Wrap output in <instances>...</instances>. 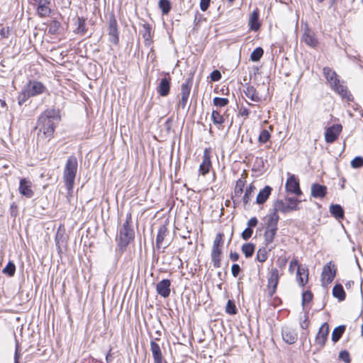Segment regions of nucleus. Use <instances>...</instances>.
<instances>
[{
	"label": "nucleus",
	"mask_w": 363,
	"mask_h": 363,
	"mask_svg": "<svg viewBox=\"0 0 363 363\" xmlns=\"http://www.w3.org/2000/svg\"><path fill=\"white\" fill-rule=\"evenodd\" d=\"M76 28L74 30V33L77 34H80L82 35H84L86 32V20L83 17H77V19L75 22Z\"/></svg>",
	"instance_id": "c756f323"
},
{
	"label": "nucleus",
	"mask_w": 363,
	"mask_h": 363,
	"mask_svg": "<svg viewBox=\"0 0 363 363\" xmlns=\"http://www.w3.org/2000/svg\"><path fill=\"white\" fill-rule=\"evenodd\" d=\"M255 189L256 188H255V185L252 184H250L247 187L245 194L243 196V203L245 205H247L251 200Z\"/></svg>",
	"instance_id": "72a5a7b5"
},
{
	"label": "nucleus",
	"mask_w": 363,
	"mask_h": 363,
	"mask_svg": "<svg viewBox=\"0 0 363 363\" xmlns=\"http://www.w3.org/2000/svg\"><path fill=\"white\" fill-rule=\"evenodd\" d=\"M210 77L212 81L217 82L220 79L221 74L218 70H213Z\"/></svg>",
	"instance_id": "5fc2aeb1"
},
{
	"label": "nucleus",
	"mask_w": 363,
	"mask_h": 363,
	"mask_svg": "<svg viewBox=\"0 0 363 363\" xmlns=\"http://www.w3.org/2000/svg\"><path fill=\"white\" fill-rule=\"evenodd\" d=\"M308 269L298 267L296 272V279L300 286H303L308 282Z\"/></svg>",
	"instance_id": "a878e982"
},
{
	"label": "nucleus",
	"mask_w": 363,
	"mask_h": 363,
	"mask_svg": "<svg viewBox=\"0 0 363 363\" xmlns=\"http://www.w3.org/2000/svg\"><path fill=\"white\" fill-rule=\"evenodd\" d=\"M108 24L109 41L114 45H118L119 43V31L117 21L113 13L109 15Z\"/></svg>",
	"instance_id": "0eeeda50"
},
{
	"label": "nucleus",
	"mask_w": 363,
	"mask_h": 363,
	"mask_svg": "<svg viewBox=\"0 0 363 363\" xmlns=\"http://www.w3.org/2000/svg\"><path fill=\"white\" fill-rule=\"evenodd\" d=\"M289 211H296L298 209V205L299 203H286Z\"/></svg>",
	"instance_id": "052dcab7"
},
{
	"label": "nucleus",
	"mask_w": 363,
	"mask_h": 363,
	"mask_svg": "<svg viewBox=\"0 0 363 363\" xmlns=\"http://www.w3.org/2000/svg\"><path fill=\"white\" fill-rule=\"evenodd\" d=\"M240 272V267L238 264H234L231 267V272L234 277H237Z\"/></svg>",
	"instance_id": "13d9d810"
},
{
	"label": "nucleus",
	"mask_w": 363,
	"mask_h": 363,
	"mask_svg": "<svg viewBox=\"0 0 363 363\" xmlns=\"http://www.w3.org/2000/svg\"><path fill=\"white\" fill-rule=\"evenodd\" d=\"M286 259H282L281 262H280V264L279 265L281 267V266H284L286 264Z\"/></svg>",
	"instance_id": "774afa93"
},
{
	"label": "nucleus",
	"mask_w": 363,
	"mask_h": 363,
	"mask_svg": "<svg viewBox=\"0 0 363 363\" xmlns=\"http://www.w3.org/2000/svg\"><path fill=\"white\" fill-rule=\"evenodd\" d=\"M345 328H346L345 325H341L336 327L333 330V331L332 333L331 338L334 342H337V341H339V340L341 338L342 334L344 333Z\"/></svg>",
	"instance_id": "2f4dec72"
},
{
	"label": "nucleus",
	"mask_w": 363,
	"mask_h": 363,
	"mask_svg": "<svg viewBox=\"0 0 363 363\" xmlns=\"http://www.w3.org/2000/svg\"><path fill=\"white\" fill-rule=\"evenodd\" d=\"M189 96L181 95V100L178 104V108L186 109Z\"/></svg>",
	"instance_id": "603ef678"
},
{
	"label": "nucleus",
	"mask_w": 363,
	"mask_h": 363,
	"mask_svg": "<svg viewBox=\"0 0 363 363\" xmlns=\"http://www.w3.org/2000/svg\"><path fill=\"white\" fill-rule=\"evenodd\" d=\"M225 311L227 313L234 315L237 313L235 303L232 300H228L226 304Z\"/></svg>",
	"instance_id": "79ce46f5"
},
{
	"label": "nucleus",
	"mask_w": 363,
	"mask_h": 363,
	"mask_svg": "<svg viewBox=\"0 0 363 363\" xmlns=\"http://www.w3.org/2000/svg\"><path fill=\"white\" fill-rule=\"evenodd\" d=\"M281 335L283 340L289 344H294L297 340V333L294 330L289 328H283Z\"/></svg>",
	"instance_id": "4be33fe9"
},
{
	"label": "nucleus",
	"mask_w": 363,
	"mask_h": 363,
	"mask_svg": "<svg viewBox=\"0 0 363 363\" xmlns=\"http://www.w3.org/2000/svg\"><path fill=\"white\" fill-rule=\"evenodd\" d=\"M170 89V78H163L157 86V92L162 96H166L169 94Z\"/></svg>",
	"instance_id": "5701e85b"
},
{
	"label": "nucleus",
	"mask_w": 363,
	"mask_h": 363,
	"mask_svg": "<svg viewBox=\"0 0 363 363\" xmlns=\"http://www.w3.org/2000/svg\"><path fill=\"white\" fill-rule=\"evenodd\" d=\"M191 87V79H187L184 84H182L181 95L189 96Z\"/></svg>",
	"instance_id": "ea45409f"
},
{
	"label": "nucleus",
	"mask_w": 363,
	"mask_h": 363,
	"mask_svg": "<svg viewBox=\"0 0 363 363\" xmlns=\"http://www.w3.org/2000/svg\"><path fill=\"white\" fill-rule=\"evenodd\" d=\"M339 358H340V359L342 360L345 363L351 362L350 354L346 350H342L339 353Z\"/></svg>",
	"instance_id": "3c124183"
},
{
	"label": "nucleus",
	"mask_w": 363,
	"mask_h": 363,
	"mask_svg": "<svg viewBox=\"0 0 363 363\" xmlns=\"http://www.w3.org/2000/svg\"><path fill=\"white\" fill-rule=\"evenodd\" d=\"M171 281L169 279H162L156 285L157 294L163 298H167L170 295Z\"/></svg>",
	"instance_id": "2eb2a0df"
},
{
	"label": "nucleus",
	"mask_w": 363,
	"mask_h": 363,
	"mask_svg": "<svg viewBox=\"0 0 363 363\" xmlns=\"http://www.w3.org/2000/svg\"><path fill=\"white\" fill-rule=\"evenodd\" d=\"M308 322L307 320V318H306L302 323H301V327L303 328V329H306L308 328Z\"/></svg>",
	"instance_id": "338daca9"
},
{
	"label": "nucleus",
	"mask_w": 363,
	"mask_h": 363,
	"mask_svg": "<svg viewBox=\"0 0 363 363\" xmlns=\"http://www.w3.org/2000/svg\"><path fill=\"white\" fill-rule=\"evenodd\" d=\"M279 220V215L275 213H270L267 216L266 229L264 233V242L267 246L271 245L274 241L278 230L277 223Z\"/></svg>",
	"instance_id": "423d86ee"
},
{
	"label": "nucleus",
	"mask_w": 363,
	"mask_h": 363,
	"mask_svg": "<svg viewBox=\"0 0 363 363\" xmlns=\"http://www.w3.org/2000/svg\"><path fill=\"white\" fill-rule=\"evenodd\" d=\"M150 349H151V352L152 353L154 362H158V361L163 360L160 347L157 343H156L153 340H152L150 342Z\"/></svg>",
	"instance_id": "bb28decb"
},
{
	"label": "nucleus",
	"mask_w": 363,
	"mask_h": 363,
	"mask_svg": "<svg viewBox=\"0 0 363 363\" xmlns=\"http://www.w3.org/2000/svg\"><path fill=\"white\" fill-rule=\"evenodd\" d=\"M169 234V230L164 225L160 227L155 243L157 249H166L170 245L171 240L168 238Z\"/></svg>",
	"instance_id": "6e6552de"
},
{
	"label": "nucleus",
	"mask_w": 363,
	"mask_h": 363,
	"mask_svg": "<svg viewBox=\"0 0 363 363\" xmlns=\"http://www.w3.org/2000/svg\"><path fill=\"white\" fill-rule=\"evenodd\" d=\"M46 91L47 89L43 83L35 80L29 81L18 94V104L22 105L30 97L43 94Z\"/></svg>",
	"instance_id": "7ed1b4c3"
},
{
	"label": "nucleus",
	"mask_w": 363,
	"mask_h": 363,
	"mask_svg": "<svg viewBox=\"0 0 363 363\" xmlns=\"http://www.w3.org/2000/svg\"><path fill=\"white\" fill-rule=\"evenodd\" d=\"M285 202H286V203H300V201L296 199L289 197V198L286 199Z\"/></svg>",
	"instance_id": "69168bd1"
},
{
	"label": "nucleus",
	"mask_w": 363,
	"mask_h": 363,
	"mask_svg": "<svg viewBox=\"0 0 363 363\" xmlns=\"http://www.w3.org/2000/svg\"><path fill=\"white\" fill-rule=\"evenodd\" d=\"M211 0H201L200 9L202 11H206L209 7Z\"/></svg>",
	"instance_id": "4d7b16f0"
},
{
	"label": "nucleus",
	"mask_w": 363,
	"mask_h": 363,
	"mask_svg": "<svg viewBox=\"0 0 363 363\" xmlns=\"http://www.w3.org/2000/svg\"><path fill=\"white\" fill-rule=\"evenodd\" d=\"M296 267L298 269V267H300V266H299V264H298V261L296 259H294L291 262L289 267V272L290 273H294V269Z\"/></svg>",
	"instance_id": "6e6d98bb"
},
{
	"label": "nucleus",
	"mask_w": 363,
	"mask_h": 363,
	"mask_svg": "<svg viewBox=\"0 0 363 363\" xmlns=\"http://www.w3.org/2000/svg\"><path fill=\"white\" fill-rule=\"evenodd\" d=\"M19 191L27 198H31L33 196L31 182L26 179H22L20 181Z\"/></svg>",
	"instance_id": "f3484780"
},
{
	"label": "nucleus",
	"mask_w": 363,
	"mask_h": 363,
	"mask_svg": "<svg viewBox=\"0 0 363 363\" xmlns=\"http://www.w3.org/2000/svg\"><path fill=\"white\" fill-rule=\"evenodd\" d=\"M221 247H213L211 252V260L216 268L220 267Z\"/></svg>",
	"instance_id": "cd10ccee"
},
{
	"label": "nucleus",
	"mask_w": 363,
	"mask_h": 363,
	"mask_svg": "<svg viewBox=\"0 0 363 363\" xmlns=\"http://www.w3.org/2000/svg\"><path fill=\"white\" fill-rule=\"evenodd\" d=\"M257 259L260 262H264L267 259V253L265 249H259L257 252Z\"/></svg>",
	"instance_id": "49530a36"
},
{
	"label": "nucleus",
	"mask_w": 363,
	"mask_h": 363,
	"mask_svg": "<svg viewBox=\"0 0 363 363\" xmlns=\"http://www.w3.org/2000/svg\"><path fill=\"white\" fill-rule=\"evenodd\" d=\"M273 211H274L272 213H275L276 215H278V212H281L283 213L289 212L286 202L281 199H278L274 201L273 205Z\"/></svg>",
	"instance_id": "393cba45"
},
{
	"label": "nucleus",
	"mask_w": 363,
	"mask_h": 363,
	"mask_svg": "<svg viewBox=\"0 0 363 363\" xmlns=\"http://www.w3.org/2000/svg\"><path fill=\"white\" fill-rule=\"evenodd\" d=\"M264 51L262 48H255L250 55V60L253 62H257L263 55Z\"/></svg>",
	"instance_id": "a19ab883"
},
{
	"label": "nucleus",
	"mask_w": 363,
	"mask_h": 363,
	"mask_svg": "<svg viewBox=\"0 0 363 363\" xmlns=\"http://www.w3.org/2000/svg\"><path fill=\"white\" fill-rule=\"evenodd\" d=\"M252 229L247 227L242 233V238L245 240H247L252 236Z\"/></svg>",
	"instance_id": "864d4df0"
},
{
	"label": "nucleus",
	"mask_w": 363,
	"mask_h": 363,
	"mask_svg": "<svg viewBox=\"0 0 363 363\" xmlns=\"http://www.w3.org/2000/svg\"><path fill=\"white\" fill-rule=\"evenodd\" d=\"M239 254L238 252H231L230 253V259L233 261V262H235V261H238V259H239Z\"/></svg>",
	"instance_id": "680f3d73"
},
{
	"label": "nucleus",
	"mask_w": 363,
	"mask_h": 363,
	"mask_svg": "<svg viewBox=\"0 0 363 363\" xmlns=\"http://www.w3.org/2000/svg\"><path fill=\"white\" fill-rule=\"evenodd\" d=\"M323 74L328 83L330 84L332 89L342 99H346L347 101H351L353 100L352 95L350 93V91H348L345 86L340 84L338 75L334 70L330 67H324Z\"/></svg>",
	"instance_id": "f03ea898"
},
{
	"label": "nucleus",
	"mask_w": 363,
	"mask_h": 363,
	"mask_svg": "<svg viewBox=\"0 0 363 363\" xmlns=\"http://www.w3.org/2000/svg\"><path fill=\"white\" fill-rule=\"evenodd\" d=\"M60 116L58 111L55 109H48L45 111L39 117L37 123V128L39 131L43 133V135L50 138L54 131L55 127V123L58 121Z\"/></svg>",
	"instance_id": "f257e3e1"
},
{
	"label": "nucleus",
	"mask_w": 363,
	"mask_h": 363,
	"mask_svg": "<svg viewBox=\"0 0 363 363\" xmlns=\"http://www.w3.org/2000/svg\"><path fill=\"white\" fill-rule=\"evenodd\" d=\"M211 120L215 125H221L224 123V118L216 110H213Z\"/></svg>",
	"instance_id": "e433bc0d"
},
{
	"label": "nucleus",
	"mask_w": 363,
	"mask_h": 363,
	"mask_svg": "<svg viewBox=\"0 0 363 363\" xmlns=\"http://www.w3.org/2000/svg\"><path fill=\"white\" fill-rule=\"evenodd\" d=\"M228 99L226 98L215 97L213 104L217 107H224L228 104Z\"/></svg>",
	"instance_id": "37998d69"
},
{
	"label": "nucleus",
	"mask_w": 363,
	"mask_h": 363,
	"mask_svg": "<svg viewBox=\"0 0 363 363\" xmlns=\"http://www.w3.org/2000/svg\"><path fill=\"white\" fill-rule=\"evenodd\" d=\"M211 167V155L208 149L206 148L203 152V160L199 166V172L202 175L208 173Z\"/></svg>",
	"instance_id": "dca6fc26"
},
{
	"label": "nucleus",
	"mask_w": 363,
	"mask_h": 363,
	"mask_svg": "<svg viewBox=\"0 0 363 363\" xmlns=\"http://www.w3.org/2000/svg\"><path fill=\"white\" fill-rule=\"evenodd\" d=\"M241 115H242V116H246V117H247V116L250 115V111H249V110H248L247 108H242L241 109Z\"/></svg>",
	"instance_id": "0e129e2a"
},
{
	"label": "nucleus",
	"mask_w": 363,
	"mask_h": 363,
	"mask_svg": "<svg viewBox=\"0 0 363 363\" xmlns=\"http://www.w3.org/2000/svg\"><path fill=\"white\" fill-rule=\"evenodd\" d=\"M60 26V23L57 21H52L49 26L48 32L51 34L57 33Z\"/></svg>",
	"instance_id": "a18cd8bd"
},
{
	"label": "nucleus",
	"mask_w": 363,
	"mask_h": 363,
	"mask_svg": "<svg viewBox=\"0 0 363 363\" xmlns=\"http://www.w3.org/2000/svg\"><path fill=\"white\" fill-rule=\"evenodd\" d=\"M51 0H34V4L37 6V13L40 17L49 16L51 13L50 5Z\"/></svg>",
	"instance_id": "9d476101"
},
{
	"label": "nucleus",
	"mask_w": 363,
	"mask_h": 363,
	"mask_svg": "<svg viewBox=\"0 0 363 363\" xmlns=\"http://www.w3.org/2000/svg\"><path fill=\"white\" fill-rule=\"evenodd\" d=\"M336 275L335 266L330 262L325 264L322 271L321 274V281L323 286L330 284Z\"/></svg>",
	"instance_id": "1a4fd4ad"
},
{
	"label": "nucleus",
	"mask_w": 363,
	"mask_h": 363,
	"mask_svg": "<svg viewBox=\"0 0 363 363\" xmlns=\"http://www.w3.org/2000/svg\"><path fill=\"white\" fill-rule=\"evenodd\" d=\"M131 222V214L128 213L126 215V220L120 228L119 234L117 237L118 245L121 249H125L130 242L134 238L135 233L133 229L130 226Z\"/></svg>",
	"instance_id": "39448f33"
},
{
	"label": "nucleus",
	"mask_w": 363,
	"mask_h": 363,
	"mask_svg": "<svg viewBox=\"0 0 363 363\" xmlns=\"http://www.w3.org/2000/svg\"><path fill=\"white\" fill-rule=\"evenodd\" d=\"M113 359V357L111 354V349L109 350L108 354L106 356V361L107 363H110Z\"/></svg>",
	"instance_id": "e2e57ef3"
},
{
	"label": "nucleus",
	"mask_w": 363,
	"mask_h": 363,
	"mask_svg": "<svg viewBox=\"0 0 363 363\" xmlns=\"http://www.w3.org/2000/svg\"><path fill=\"white\" fill-rule=\"evenodd\" d=\"M329 334V325L327 323H324L322 324L320 328L318 333L315 336V342L319 345L320 347H323L325 345V342L328 340Z\"/></svg>",
	"instance_id": "f8f14e48"
},
{
	"label": "nucleus",
	"mask_w": 363,
	"mask_h": 363,
	"mask_svg": "<svg viewBox=\"0 0 363 363\" xmlns=\"http://www.w3.org/2000/svg\"><path fill=\"white\" fill-rule=\"evenodd\" d=\"M311 196L314 198H323L327 194V187L315 183L311 185Z\"/></svg>",
	"instance_id": "412c9836"
},
{
	"label": "nucleus",
	"mask_w": 363,
	"mask_h": 363,
	"mask_svg": "<svg viewBox=\"0 0 363 363\" xmlns=\"http://www.w3.org/2000/svg\"><path fill=\"white\" fill-rule=\"evenodd\" d=\"M259 13L257 9L254 10L250 14L248 22L250 30L257 31L259 29L261 24L259 21Z\"/></svg>",
	"instance_id": "aec40b11"
},
{
	"label": "nucleus",
	"mask_w": 363,
	"mask_h": 363,
	"mask_svg": "<svg viewBox=\"0 0 363 363\" xmlns=\"http://www.w3.org/2000/svg\"><path fill=\"white\" fill-rule=\"evenodd\" d=\"M77 157L75 156L69 157L63 172V179L69 194L72 192L77 172Z\"/></svg>",
	"instance_id": "20e7f679"
},
{
	"label": "nucleus",
	"mask_w": 363,
	"mask_h": 363,
	"mask_svg": "<svg viewBox=\"0 0 363 363\" xmlns=\"http://www.w3.org/2000/svg\"><path fill=\"white\" fill-rule=\"evenodd\" d=\"M245 181L242 178H240L237 181L235 188V196L240 197L242 195V194L243 192V188L245 186Z\"/></svg>",
	"instance_id": "58836bf2"
},
{
	"label": "nucleus",
	"mask_w": 363,
	"mask_h": 363,
	"mask_svg": "<svg viewBox=\"0 0 363 363\" xmlns=\"http://www.w3.org/2000/svg\"><path fill=\"white\" fill-rule=\"evenodd\" d=\"M313 298V294L310 291H306L302 294V304L304 306L306 303H309Z\"/></svg>",
	"instance_id": "8fccbe9b"
},
{
	"label": "nucleus",
	"mask_w": 363,
	"mask_h": 363,
	"mask_svg": "<svg viewBox=\"0 0 363 363\" xmlns=\"http://www.w3.org/2000/svg\"><path fill=\"white\" fill-rule=\"evenodd\" d=\"M272 187L266 186L257 194L256 198V203L258 204H263L268 199L272 192Z\"/></svg>",
	"instance_id": "b1692460"
},
{
	"label": "nucleus",
	"mask_w": 363,
	"mask_h": 363,
	"mask_svg": "<svg viewBox=\"0 0 363 363\" xmlns=\"http://www.w3.org/2000/svg\"><path fill=\"white\" fill-rule=\"evenodd\" d=\"M279 282V272L277 269H272L270 272V277L268 279V295L272 297L276 291Z\"/></svg>",
	"instance_id": "ddd939ff"
},
{
	"label": "nucleus",
	"mask_w": 363,
	"mask_h": 363,
	"mask_svg": "<svg viewBox=\"0 0 363 363\" xmlns=\"http://www.w3.org/2000/svg\"><path fill=\"white\" fill-rule=\"evenodd\" d=\"M333 295L342 301L345 299V292L341 284H336L333 289Z\"/></svg>",
	"instance_id": "7c9ffc66"
},
{
	"label": "nucleus",
	"mask_w": 363,
	"mask_h": 363,
	"mask_svg": "<svg viewBox=\"0 0 363 363\" xmlns=\"http://www.w3.org/2000/svg\"><path fill=\"white\" fill-rule=\"evenodd\" d=\"M143 27L144 28V32L143 33V37L145 40V44L147 46H150L152 43L151 40V28L150 26L148 23H145L143 25Z\"/></svg>",
	"instance_id": "473e14b6"
},
{
	"label": "nucleus",
	"mask_w": 363,
	"mask_h": 363,
	"mask_svg": "<svg viewBox=\"0 0 363 363\" xmlns=\"http://www.w3.org/2000/svg\"><path fill=\"white\" fill-rule=\"evenodd\" d=\"M257 223L258 220L255 217L251 218L247 222L248 228H251L252 227H255L257 225Z\"/></svg>",
	"instance_id": "bf43d9fd"
},
{
	"label": "nucleus",
	"mask_w": 363,
	"mask_h": 363,
	"mask_svg": "<svg viewBox=\"0 0 363 363\" xmlns=\"http://www.w3.org/2000/svg\"><path fill=\"white\" fill-rule=\"evenodd\" d=\"M243 93L245 94L246 97H247L254 102L261 101V97L259 96L258 91L253 86L249 84H247L245 86Z\"/></svg>",
	"instance_id": "6ab92c4d"
},
{
	"label": "nucleus",
	"mask_w": 363,
	"mask_h": 363,
	"mask_svg": "<svg viewBox=\"0 0 363 363\" xmlns=\"http://www.w3.org/2000/svg\"><path fill=\"white\" fill-rule=\"evenodd\" d=\"M342 128V127L340 124H335L327 128L325 133V141L328 143H334L341 133Z\"/></svg>",
	"instance_id": "9b49d317"
},
{
	"label": "nucleus",
	"mask_w": 363,
	"mask_h": 363,
	"mask_svg": "<svg viewBox=\"0 0 363 363\" xmlns=\"http://www.w3.org/2000/svg\"><path fill=\"white\" fill-rule=\"evenodd\" d=\"M286 190L288 192L300 196L302 192L299 186V182L294 175H291L286 182Z\"/></svg>",
	"instance_id": "4468645a"
},
{
	"label": "nucleus",
	"mask_w": 363,
	"mask_h": 363,
	"mask_svg": "<svg viewBox=\"0 0 363 363\" xmlns=\"http://www.w3.org/2000/svg\"><path fill=\"white\" fill-rule=\"evenodd\" d=\"M255 245L250 242L245 243L242 246V252L247 258L252 256L255 252Z\"/></svg>",
	"instance_id": "f704fd0d"
},
{
	"label": "nucleus",
	"mask_w": 363,
	"mask_h": 363,
	"mask_svg": "<svg viewBox=\"0 0 363 363\" xmlns=\"http://www.w3.org/2000/svg\"><path fill=\"white\" fill-rule=\"evenodd\" d=\"M270 138V133L267 130H262L259 135V142L261 143H267Z\"/></svg>",
	"instance_id": "c03bdc74"
},
{
	"label": "nucleus",
	"mask_w": 363,
	"mask_h": 363,
	"mask_svg": "<svg viewBox=\"0 0 363 363\" xmlns=\"http://www.w3.org/2000/svg\"><path fill=\"white\" fill-rule=\"evenodd\" d=\"M351 166L353 168H359L363 166V157H356L351 161Z\"/></svg>",
	"instance_id": "de8ad7c7"
},
{
	"label": "nucleus",
	"mask_w": 363,
	"mask_h": 363,
	"mask_svg": "<svg viewBox=\"0 0 363 363\" xmlns=\"http://www.w3.org/2000/svg\"><path fill=\"white\" fill-rule=\"evenodd\" d=\"M158 6L163 14H168L171 10V3L169 0H160Z\"/></svg>",
	"instance_id": "4c0bfd02"
},
{
	"label": "nucleus",
	"mask_w": 363,
	"mask_h": 363,
	"mask_svg": "<svg viewBox=\"0 0 363 363\" xmlns=\"http://www.w3.org/2000/svg\"><path fill=\"white\" fill-rule=\"evenodd\" d=\"M330 213L337 220L344 218V210L339 204H331L330 206Z\"/></svg>",
	"instance_id": "c85d7f7f"
},
{
	"label": "nucleus",
	"mask_w": 363,
	"mask_h": 363,
	"mask_svg": "<svg viewBox=\"0 0 363 363\" xmlns=\"http://www.w3.org/2000/svg\"><path fill=\"white\" fill-rule=\"evenodd\" d=\"M223 233H218L213 241V247H222L223 245Z\"/></svg>",
	"instance_id": "09e8293b"
},
{
	"label": "nucleus",
	"mask_w": 363,
	"mask_h": 363,
	"mask_svg": "<svg viewBox=\"0 0 363 363\" xmlns=\"http://www.w3.org/2000/svg\"><path fill=\"white\" fill-rule=\"evenodd\" d=\"M1 272L9 277H13L16 272V265L12 261H9L7 265L1 270Z\"/></svg>",
	"instance_id": "c9c22d12"
},
{
	"label": "nucleus",
	"mask_w": 363,
	"mask_h": 363,
	"mask_svg": "<svg viewBox=\"0 0 363 363\" xmlns=\"http://www.w3.org/2000/svg\"><path fill=\"white\" fill-rule=\"evenodd\" d=\"M302 40L308 46L315 48L318 41L315 36L314 33L309 28H306L303 34Z\"/></svg>",
	"instance_id": "a211bd4d"
}]
</instances>
